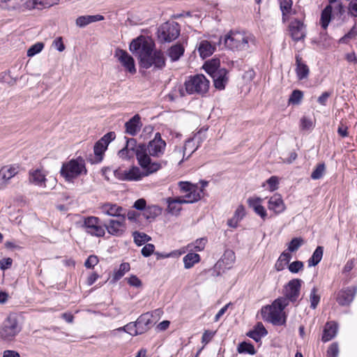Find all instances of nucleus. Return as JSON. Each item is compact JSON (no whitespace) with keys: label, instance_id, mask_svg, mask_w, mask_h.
<instances>
[{"label":"nucleus","instance_id":"a19ab883","mask_svg":"<svg viewBox=\"0 0 357 357\" xmlns=\"http://www.w3.org/2000/svg\"><path fill=\"white\" fill-rule=\"evenodd\" d=\"M107 148L106 144H104L103 142H101L100 140H98L94 145L93 151L96 155V162H100L102 160V156Z\"/></svg>","mask_w":357,"mask_h":357},{"label":"nucleus","instance_id":"79ce46f5","mask_svg":"<svg viewBox=\"0 0 357 357\" xmlns=\"http://www.w3.org/2000/svg\"><path fill=\"white\" fill-rule=\"evenodd\" d=\"M293 2L291 0H281L280 1V9L282 13L283 20H286L289 15L292 14V6Z\"/></svg>","mask_w":357,"mask_h":357},{"label":"nucleus","instance_id":"0e129e2a","mask_svg":"<svg viewBox=\"0 0 357 357\" xmlns=\"http://www.w3.org/2000/svg\"><path fill=\"white\" fill-rule=\"evenodd\" d=\"M245 215V207L243 205H239L237 207L236 210L235 211L234 217H235L236 219H238L239 221H241Z\"/></svg>","mask_w":357,"mask_h":357},{"label":"nucleus","instance_id":"49530a36","mask_svg":"<svg viewBox=\"0 0 357 357\" xmlns=\"http://www.w3.org/2000/svg\"><path fill=\"white\" fill-rule=\"evenodd\" d=\"M317 291V289L316 287H313L310 292V307L312 309H315L317 307L320 301V296L318 295Z\"/></svg>","mask_w":357,"mask_h":357},{"label":"nucleus","instance_id":"c85d7f7f","mask_svg":"<svg viewBox=\"0 0 357 357\" xmlns=\"http://www.w3.org/2000/svg\"><path fill=\"white\" fill-rule=\"evenodd\" d=\"M130 270V265L129 263L123 262L120 264L118 268L114 270L112 275L110 277L109 282L114 284L122 278L124 275Z\"/></svg>","mask_w":357,"mask_h":357},{"label":"nucleus","instance_id":"13d9d810","mask_svg":"<svg viewBox=\"0 0 357 357\" xmlns=\"http://www.w3.org/2000/svg\"><path fill=\"white\" fill-rule=\"evenodd\" d=\"M207 66V72L209 74L212 73V71L219 70L222 68H220V61L217 59H213L206 65Z\"/></svg>","mask_w":357,"mask_h":357},{"label":"nucleus","instance_id":"a211bd4d","mask_svg":"<svg viewBox=\"0 0 357 357\" xmlns=\"http://www.w3.org/2000/svg\"><path fill=\"white\" fill-rule=\"evenodd\" d=\"M114 57L126 70L130 73L134 72V59L126 51L116 49L114 52Z\"/></svg>","mask_w":357,"mask_h":357},{"label":"nucleus","instance_id":"4c0bfd02","mask_svg":"<svg viewBox=\"0 0 357 357\" xmlns=\"http://www.w3.org/2000/svg\"><path fill=\"white\" fill-rule=\"evenodd\" d=\"M183 260L185 268L188 269L200 261V256L197 253L190 252L183 257Z\"/></svg>","mask_w":357,"mask_h":357},{"label":"nucleus","instance_id":"c9c22d12","mask_svg":"<svg viewBox=\"0 0 357 357\" xmlns=\"http://www.w3.org/2000/svg\"><path fill=\"white\" fill-rule=\"evenodd\" d=\"M185 49L181 44L172 46L167 51V54L172 61H176L183 54Z\"/></svg>","mask_w":357,"mask_h":357},{"label":"nucleus","instance_id":"603ef678","mask_svg":"<svg viewBox=\"0 0 357 357\" xmlns=\"http://www.w3.org/2000/svg\"><path fill=\"white\" fill-rule=\"evenodd\" d=\"M44 47L43 43H37L29 47L27 50V56L29 57L33 56L36 54L40 52Z\"/></svg>","mask_w":357,"mask_h":357},{"label":"nucleus","instance_id":"338daca9","mask_svg":"<svg viewBox=\"0 0 357 357\" xmlns=\"http://www.w3.org/2000/svg\"><path fill=\"white\" fill-rule=\"evenodd\" d=\"M215 332L210 331H205L202 335V342L204 344H208L213 338Z\"/></svg>","mask_w":357,"mask_h":357},{"label":"nucleus","instance_id":"9d476101","mask_svg":"<svg viewBox=\"0 0 357 357\" xmlns=\"http://www.w3.org/2000/svg\"><path fill=\"white\" fill-rule=\"evenodd\" d=\"M188 93L203 94L208 91L209 81L203 75H197L190 78L185 83Z\"/></svg>","mask_w":357,"mask_h":357},{"label":"nucleus","instance_id":"4d7b16f0","mask_svg":"<svg viewBox=\"0 0 357 357\" xmlns=\"http://www.w3.org/2000/svg\"><path fill=\"white\" fill-rule=\"evenodd\" d=\"M155 246L151 243H146L142 249L141 253L144 257H148L154 253Z\"/></svg>","mask_w":357,"mask_h":357},{"label":"nucleus","instance_id":"bf43d9fd","mask_svg":"<svg viewBox=\"0 0 357 357\" xmlns=\"http://www.w3.org/2000/svg\"><path fill=\"white\" fill-rule=\"evenodd\" d=\"M339 354L338 344L335 342L331 344L327 351L328 357H337Z\"/></svg>","mask_w":357,"mask_h":357},{"label":"nucleus","instance_id":"5fc2aeb1","mask_svg":"<svg viewBox=\"0 0 357 357\" xmlns=\"http://www.w3.org/2000/svg\"><path fill=\"white\" fill-rule=\"evenodd\" d=\"M38 3L40 4L41 3L38 2V0H26L24 2L22 0V13L34 9Z\"/></svg>","mask_w":357,"mask_h":357},{"label":"nucleus","instance_id":"a878e982","mask_svg":"<svg viewBox=\"0 0 357 357\" xmlns=\"http://www.w3.org/2000/svg\"><path fill=\"white\" fill-rule=\"evenodd\" d=\"M104 19L105 17L102 15H82L76 19L75 24L78 27L84 28L91 23L102 21Z\"/></svg>","mask_w":357,"mask_h":357},{"label":"nucleus","instance_id":"37998d69","mask_svg":"<svg viewBox=\"0 0 357 357\" xmlns=\"http://www.w3.org/2000/svg\"><path fill=\"white\" fill-rule=\"evenodd\" d=\"M238 352L240 354H249L254 355L256 353L254 346L251 343L243 342L238 344L237 348Z\"/></svg>","mask_w":357,"mask_h":357},{"label":"nucleus","instance_id":"6e6d98bb","mask_svg":"<svg viewBox=\"0 0 357 357\" xmlns=\"http://www.w3.org/2000/svg\"><path fill=\"white\" fill-rule=\"evenodd\" d=\"M289 270L292 273H296L301 271L303 268V263L301 261H296L291 263L289 266Z\"/></svg>","mask_w":357,"mask_h":357},{"label":"nucleus","instance_id":"6ab92c4d","mask_svg":"<svg viewBox=\"0 0 357 357\" xmlns=\"http://www.w3.org/2000/svg\"><path fill=\"white\" fill-rule=\"evenodd\" d=\"M210 75L213 79L215 87L219 90L224 89L228 82L227 70L225 68H222L219 70L212 71Z\"/></svg>","mask_w":357,"mask_h":357},{"label":"nucleus","instance_id":"f03ea898","mask_svg":"<svg viewBox=\"0 0 357 357\" xmlns=\"http://www.w3.org/2000/svg\"><path fill=\"white\" fill-rule=\"evenodd\" d=\"M181 191L185 192L183 197H169L167 199L168 204V212L172 215L179 214L182 204H192L201 199L202 190H198L197 185L192 184L188 181L178 182Z\"/></svg>","mask_w":357,"mask_h":357},{"label":"nucleus","instance_id":"b1692460","mask_svg":"<svg viewBox=\"0 0 357 357\" xmlns=\"http://www.w3.org/2000/svg\"><path fill=\"white\" fill-rule=\"evenodd\" d=\"M235 254L232 250H227L221 259L216 263L215 266L218 268L229 269L235 261Z\"/></svg>","mask_w":357,"mask_h":357},{"label":"nucleus","instance_id":"1a4fd4ad","mask_svg":"<svg viewBox=\"0 0 357 357\" xmlns=\"http://www.w3.org/2000/svg\"><path fill=\"white\" fill-rule=\"evenodd\" d=\"M329 4L322 10L320 24L323 29H326L331 20V17H341L344 13V8L340 0H328Z\"/></svg>","mask_w":357,"mask_h":357},{"label":"nucleus","instance_id":"c03bdc74","mask_svg":"<svg viewBox=\"0 0 357 357\" xmlns=\"http://www.w3.org/2000/svg\"><path fill=\"white\" fill-rule=\"evenodd\" d=\"M357 36V27L354 25L350 31L339 40V43L348 44Z\"/></svg>","mask_w":357,"mask_h":357},{"label":"nucleus","instance_id":"cd10ccee","mask_svg":"<svg viewBox=\"0 0 357 357\" xmlns=\"http://www.w3.org/2000/svg\"><path fill=\"white\" fill-rule=\"evenodd\" d=\"M337 324L334 322H327L325 325L321 340L323 342L331 340L337 334Z\"/></svg>","mask_w":357,"mask_h":357},{"label":"nucleus","instance_id":"2eb2a0df","mask_svg":"<svg viewBox=\"0 0 357 357\" xmlns=\"http://www.w3.org/2000/svg\"><path fill=\"white\" fill-rule=\"evenodd\" d=\"M105 227L109 234L119 236L126 230L125 218L123 216H118V218L110 219L107 222L105 223Z\"/></svg>","mask_w":357,"mask_h":357},{"label":"nucleus","instance_id":"5701e85b","mask_svg":"<svg viewBox=\"0 0 357 357\" xmlns=\"http://www.w3.org/2000/svg\"><path fill=\"white\" fill-rule=\"evenodd\" d=\"M268 208L276 214L283 212L286 207L281 195L279 194L273 195L268 200Z\"/></svg>","mask_w":357,"mask_h":357},{"label":"nucleus","instance_id":"4468645a","mask_svg":"<svg viewBox=\"0 0 357 357\" xmlns=\"http://www.w3.org/2000/svg\"><path fill=\"white\" fill-rule=\"evenodd\" d=\"M302 280L301 279H293L290 280L285 288V295L280 298H286L287 305L289 301L296 302L300 295Z\"/></svg>","mask_w":357,"mask_h":357},{"label":"nucleus","instance_id":"bb28decb","mask_svg":"<svg viewBox=\"0 0 357 357\" xmlns=\"http://www.w3.org/2000/svg\"><path fill=\"white\" fill-rule=\"evenodd\" d=\"M114 176L121 181L134 180V164H132L128 169L119 167L114 172Z\"/></svg>","mask_w":357,"mask_h":357},{"label":"nucleus","instance_id":"052dcab7","mask_svg":"<svg viewBox=\"0 0 357 357\" xmlns=\"http://www.w3.org/2000/svg\"><path fill=\"white\" fill-rule=\"evenodd\" d=\"M98 263V258L96 255H90L84 263V266L87 268H93Z\"/></svg>","mask_w":357,"mask_h":357},{"label":"nucleus","instance_id":"6e6552de","mask_svg":"<svg viewBox=\"0 0 357 357\" xmlns=\"http://www.w3.org/2000/svg\"><path fill=\"white\" fill-rule=\"evenodd\" d=\"M21 331L17 319L15 314H10L0 326V337L6 342H11Z\"/></svg>","mask_w":357,"mask_h":357},{"label":"nucleus","instance_id":"69168bd1","mask_svg":"<svg viewBox=\"0 0 357 357\" xmlns=\"http://www.w3.org/2000/svg\"><path fill=\"white\" fill-rule=\"evenodd\" d=\"M126 133L134 135V116H132L125 124Z\"/></svg>","mask_w":357,"mask_h":357},{"label":"nucleus","instance_id":"dca6fc26","mask_svg":"<svg viewBox=\"0 0 357 357\" xmlns=\"http://www.w3.org/2000/svg\"><path fill=\"white\" fill-rule=\"evenodd\" d=\"M155 323V318L150 312L142 314L135 321V335L142 334L148 331Z\"/></svg>","mask_w":357,"mask_h":357},{"label":"nucleus","instance_id":"ddd939ff","mask_svg":"<svg viewBox=\"0 0 357 357\" xmlns=\"http://www.w3.org/2000/svg\"><path fill=\"white\" fill-rule=\"evenodd\" d=\"M84 225L86 231L91 236L101 237L105 234V225H101L98 218L91 216L85 218Z\"/></svg>","mask_w":357,"mask_h":357},{"label":"nucleus","instance_id":"473e14b6","mask_svg":"<svg viewBox=\"0 0 357 357\" xmlns=\"http://www.w3.org/2000/svg\"><path fill=\"white\" fill-rule=\"evenodd\" d=\"M215 45L208 40H202L198 46V52L203 59L210 56L215 51Z\"/></svg>","mask_w":357,"mask_h":357},{"label":"nucleus","instance_id":"f257e3e1","mask_svg":"<svg viewBox=\"0 0 357 357\" xmlns=\"http://www.w3.org/2000/svg\"><path fill=\"white\" fill-rule=\"evenodd\" d=\"M165 147L166 143L162 139L159 132L155 133L154 139L149 142L147 146L144 144L138 146L135 150V155L142 169L135 167V181H139L161 169L162 163L152 162L150 156H162Z\"/></svg>","mask_w":357,"mask_h":357},{"label":"nucleus","instance_id":"e2e57ef3","mask_svg":"<svg viewBox=\"0 0 357 357\" xmlns=\"http://www.w3.org/2000/svg\"><path fill=\"white\" fill-rule=\"evenodd\" d=\"M267 183L269 187L270 191H274L278 188V178L277 176H273L267 180Z\"/></svg>","mask_w":357,"mask_h":357},{"label":"nucleus","instance_id":"774afa93","mask_svg":"<svg viewBox=\"0 0 357 357\" xmlns=\"http://www.w3.org/2000/svg\"><path fill=\"white\" fill-rule=\"evenodd\" d=\"M349 13L354 17H357V0H352L349 3Z\"/></svg>","mask_w":357,"mask_h":357},{"label":"nucleus","instance_id":"2f4dec72","mask_svg":"<svg viewBox=\"0 0 357 357\" xmlns=\"http://www.w3.org/2000/svg\"><path fill=\"white\" fill-rule=\"evenodd\" d=\"M0 6L9 11L22 13V0H0Z\"/></svg>","mask_w":357,"mask_h":357},{"label":"nucleus","instance_id":"864d4df0","mask_svg":"<svg viewBox=\"0 0 357 357\" xmlns=\"http://www.w3.org/2000/svg\"><path fill=\"white\" fill-rule=\"evenodd\" d=\"M0 80L2 82L7 83L8 84L13 86L16 83V79L13 78L10 75V71H5L0 74Z\"/></svg>","mask_w":357,"mask_h":357},{"label":"nucleus","instance_id":"39448f33","mask_svg":"<svg viewBox=\"0 0 357 357\" xmlns=\"http://www.w3.org/2000/svg\"><path fill=\"white\" fill-rule=\"evenodd\" d=\"M86 173L84 160L81 158L63 163L60 170L61 175L69 182L73 181L82 174H86Z\"/></svg>","mask_w":357,"mask_h":357},{"label":"nucleus","instance_id":"f704fd0d","mask_svg":"<svg viewBox=\"0 0 357 357\" xmlns=\"http://www.w3.org/2000/svg\"><path fill=\"white\" fill-rule=\"evenodd\" d=\"M296 74L299 79L306 78L309 74V68L306 64L302 62V59L299 56H296Z\"/></svg>","mask_w":357,"mask_h":357},{"label":"nucleus","instance_id":"72a5a7b5","mask_svg":"<svg viewBox=\"0 0 357 357\" xmlns=\"http://www.w3.org/2000/svg\"><path fill=\"white\" fill-rule=\"evenodd\" d=\"M197 148L198 146H196L193 139H188L182 149L183 160L181 161H183L184 159H188L190 155L197 149ZM178 152L181 153V149H178Z\"/></svg>","mask_w":357,"mask_h":357},{"label":"nucleus","instance_id":"423d86ee","mask_svg":"<svg viewBox=\"0 0 357 357\" xmlns=\"http://www.w3.org/2000/svg\"><path fill=\"white\" fill-rule=\"evenodd\" d=\"M138 64L140 68L149 69L152 68L153 70H161L165 67L166 57L162 50L155 48L139 60Z\"/></svg>","mask_w":357,"mask_h":357},{"label":"nucleus","instance_id":"0eeeda50","mask_svg":"<svg viewBox=\"0 0 357 357\" xmlns=\"http://www.w3.org/2000/svg\"><path fill=\"white\" fill-rule=\"evenodd\" d=\"M135 224L139 222L141 219L153 220L160 215L161 208L156 205H146L144 199L141 198L135 201Z\"/></svg>","mask_w":357,"mask_h":357},{"label":"nucleus","instance_id":"4be33fe9","mask_svg":"<svg viewBox=\"0 0 357 357\" xmlns=\"http://www.w3.org/2000/svg\"><path fill=\"white\" fill-rule=\"evenodd\" d=\"M357 292L356 287H349L339 293L337 301L341 305H349L354 300Z\"/></svg>","mask_w":357,"mask_h":357},{"label":"nucleus","instance_id":"ea45409f","mask_svg":"<svg viewBox=\"0 0 357 357\" xmlns=\"http://www.w3.org/2000/svg\"><path fill=\"white\" fill-rule=\"evenodd\" d=\"M324 253V248L321 246H318L314 251L312 257L308 259L309 266H315L317 265L322 259Z\"/></svg>","mask_w":357,"mask_h":357},{"label":"nucleus","instance_id":"20e7f679","mask_svg":"<svg viewBox=\"0 0 357 357\" xmlns=\"http://www.w3.org/2000/svg\"><path fill=\"white\" fill-rule=\"evenodd\" d=\"M287 306L286 298H278L271 305H267L261 309V314L267 321L274 325H282L285 323L284 309Z\"/></svg>","mask_w":357,"mask_h":357},{"label":"nucleus","instance_id":"8fccbe9b","mask_svg":"<svg viewBox=\"0 0 357 357\" xmlns=\"http://www.w3.org/2000/svg\"><path fill=\"white\" fill-rule=\"evenodd\" d=\"M206 241V239L204 238L197 239L194 243L189 245L188 248H191L190 250H195V251H202L204 249Z\"/></svg>","mask_w":357,"mask_h":357},{"label":"nucleus","instance_id":"e433bc0d","mask_svg":"<svg viewBox=\"0 0 357 357\" xmlns=\"http://www.w3.org/2000/svg\"><path fill=\"white\" fill-rule=\"evenodd\" d=\"M291 259V255L289 252H283L279 259L277 260L275 268L278 271L284 269L285 266L289 264Z\"/></svg>","mask_w":357,"mask_h":357},{"label":"nucleus","instance_id":"aec40b11","mask_svg":"<svg viewBox=\"0 0 357 357\" xmlns=\"http://www.w3.org/2000/svg\"><path fill=\"white\" fill-rule=\"evenodd\" d=\"M263 199L258 197H249L247 203L250 208L261 217V219L265 220L267 217V213L265 208L261 205Z\"/></svg>","mask_w":357,"mask_h":357},{"label":"nucleus","instance_id":"680f3d73","mask_svg":"<svg viewBox=\"0 0 357 357\" xmlns=\"http://www.w3.org/2000/svg\"><path fill=\"white\" fill-rule=\"evenodd\" d=\"M115 137L116 134L114 132H109L103 137H102L99 140H100L101 142H103L104 144H106L108 146L109 144L112 142Z\"/></svg>","mask_w":357,"mask_h":357},{"label":"nucleus","instance_id":"393cba45","mask_svg":"<svg viewBox=\"0 0 357 357\" xmlns=\"http://www.w3.org/2000/svg\"><path fill=\"white\" fill-rule=\"evenodd\" d=\"M125 138L126 139V144L125 147L119 151L118 155L123 160H130L134 158V144H132L134 139L132 138Z\"/></svg>","mask_w":357,"mask_h":357},{"label":"nucleus","instance_id":"de8ad7c7","mask_svg":"<svg viewBox=\"0 0 357 357\" xmlns=\"http://www.w3.org/2000/svg\"><path fill=\"white\" fill-rule=\"evenodd\" d=\"M151 236L146 235L144 233L135 231V244L141 246L143 244H145L146 243L151 241Z\"/></svg>","mask_w":357,"mask_h":357},{"label":"nucleus","instance_id":"9b49d317","mask_svg":"<svg viewBox=\"0 0 357 357\" xmlns=\"http://www.w3.org/2000/svg\"><path fill=\"white\" fill-rule=\"evenodd\" d=\"M180 34V26L175 22H167L162 24L158 29V36L159 40L165 43H170L176 39Z\"/></svg>","mask_w":357,"mask_h":357},{"label":"nucleus","instance_id":"7ed1b4c3","mask_svg":"<svg viewBox=\"0 0 357 357\" xmlns=\"http://www.w3.org/2000/svg\"><path fill=\"white\" fill-rule=\"evenodd\" d=\"M220 43L232 50L238 52H250L256 45L255 37L248 32L230 31L220 38Z\"/></svg>","mask_w":357,"mask_h":357},{"label":"nucleus","instance_id":"7c9ffc66","mask_svg":"<svg viewBox=\"0 0 357 357\" xmlns=\"http://www.w3.org/2000/svg\"><path fill=\"white\" fill-rule=\"evenodd\" d=\"M267 331L261 322H258L253 330L247 333V335L256 342H259L261 338L267 335Z\"/></svg>","mask_w":357,"mask_h":357},{"label":"nucleus","instance_id":"58836bf2","mask_svg":"<svg viewBox=\"0 0 357 357\" xmlns=\"http://www.w3.org/2000/svg\"><path fill=\"white\" fill-rule=\"evenodd\" d=\"M122 208L114 204H105L102 208V211L103 213L107 214L110 216L118 218V216L121 215V211Z\"/></svg>","mask_w":357,"mask_h":357},{"label":"nucleus","instance_id":"3c124183","mask_svg":"<svg viewBox=\"0 0 357 357\" xmlns=\"http://www.w3.org/2000/svg\"><path fill=\"white\" fill-rule=\"evenodd\" d=\"M303 240L301 238H294L289 243L288 250L295 252L303 245Z\"/></svg>","mask_w":357,"mask_h":357},{"label":"nucleus","instance_id":"412c9836","mask_svg":"<svg viewBox=\"0 0 357 357\" xmlns=\"http://www.w3.org/2000/svg\"><path fill=\"white\" fill-rule=\"evenodd\" d=\"M289 31L292 38L295 41L302 40L305 36V26L299 20H294L289 25Z\"/></svg>","mask_w":357,"mask_h":357},{"label":"nucleus","instance_id":"f3484780","mask_svg":"<svg viewBox=\"0 0 357 357\" xmlns=\"http://www.w3.org/2000/svg\"><path fill=\"white\" fill-rule=\"evenodd\" d=\"M19 167L15 165H6L0 169V189L4 188L10 179L18 173Z\"/></svg>","mask_w":357,"mask_h":357},{"label":"nucleus","instance_id":"f8f14e48","mask_svg":"<svg viewBox=\"0 0 357 357\" xmlns=\"http://www.w3.org/2000/svg\"><path fill=\"white\" fill-rule=\"evenodd\" d=\"M155 43L151 37L141 35L135 38V55L138 62L155 49Z\"/></svg>","mask_w":357,"mask_h":357},{"label":"nucleus","instance_id":"a18cd8bd","mask_svg":"<svg viewBox=\"0 0 357 357\" xmlns=\"http://www.w3.org/2000/svg\"><path fill=\"white\" fill-rule=\"evenodd\" d=\"M326 172V167L324 163L319 164L311 174L313 180L321 178Z\"/></svg>","mask_w":357,"mask_h":357},{"label":"nucleus","instance_id":"c756f323","mask_svg":"<svg viewBox=\"0 0 357 357\" xmlns=\"http://www.w3.org/2000/svg\"><path fill=\"white\" fill-rule=\"evenodd\" d=\"M30 183L36 185L45 187V175L40 169L31 170L29 177Z\"/></svg>","mask_w":357,"mask_h":357},{"label":"nucleus","instance_id":"09e8293b","mask_svg":"<svg viewBox=\"0 0 357 357\" xmlns=\"http://www.w3.org/2000/svg\"><path fill=\"white\" fill-rule=\"evenodd\" d=\"M303 97V94L301 91L294 90L289 97V103L298 105L301 102Z\"/></svg>","mask_w":357,"mask_h":357}]
</instances>
